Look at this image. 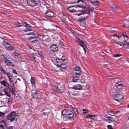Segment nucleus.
Wrapping results in <instances>:
<instances>
[{"instance_id": "obj_1", "label": "nucleus", "mask_w": 129, "mask_h": 129, "mask_svg": "<svg viewBox=\"0 0 129 129\" xmlns=\"http://www.w3.org/2000/svg\"><path fill=\"white\" fill-rule=\"evenodd\" d=\"M16 25L17 27H21L22 30L25 31H31V29L30 28L31 26L27 24L26 22L20 21L16 23Z\"/></svg>"}, {"instance_id": "obj_2", "label": "nucleus", "mask_w": 129, "mask_h": 129, "mask_svg": "<svg viewBox=\"0 0 129 129\" xmlns=\"http://www.w3.org/2000/svg\"><path fill=\"white\" fill-rule=\"evenodd\" d=\"M18 116L14 111H13L8 114L6 116V118L8 120H10V122H12L14 121H16L18 119V118L17 116Z\"/></svg>"}, {"instance_id": "obj_3", "label": "nucleus", "mask_w": 129, "mask_h": 129, "mask_svg": "<svg viewBox=\"0 0 129 129\" xmlns=\"http://www.w3.org/2000/svg\"><path fill=\"white\" fill-rule=\"evenodd\" d=\"M53 88L55 89L54 90L57 92H62L64 90V86L62 84H57L53 85Z\"/></svg>"}, {"instance_id": "obj_4", "label": "nucleus", "mask_w": 129, "mask_h": 129, "mask_svg": "<svg viewBox=\"0 0 129 129\" xmlns=\"http://www.w3.org/2000/svg\"><path fill=\"white\" fill-rule=\"evenodd\" d=\"M26 6L34 7L37 5L39 3V0H26Z\"/></svg>"}, {"instance_id": "obj_5", "label": "nucleus", "mask_w": 129, "mask_h": 129, "mask_svg": "<svg viewBox=\"0 0 129 129\" xmlns=\"http://www.w3.org/2000/svg\"><path fill=\"white\" fill-rule=\"evenodd\" d=\"M57 63L56 66L59 67L60 70H64L67 69V66L64 63H62L61 61V60L59 59H56V60Z\"/></svg>"}, {"instance_id": "obj_6", "label": "nucleus", "mask_w": 129, "mask_h": 129, "mask_svg": "<svg viewBox=\"0 0 129 129\" xmlns=\"http://www.w3.org/2000/svg\"><path fill=\"white\" fill-rule=\"evenodd\" d=\"M90 11H92L91 9L89 7H87L86 9L81 11L80 13H78L76 14V15L78 16H80L81 14H88Z\"/></svg>"}, {"instance_id": "obj_7", "label": "nucleus", "mask_w": 129, "mask_h": 129, "mask_svg": "<svg viewBox=\"0 0 129 129\" xmlns=\"http://www.w3.org/2000/svg\"><path fill=\"white\" fill-rule=\"evenodd\" d=\"M114 96L116 98V99H115V100L119 102H120V101L123 98V95L120 94H114Z\"/></svg>"}, {"instance_id": "obj_8", "label": "nucleus", "mask_w": 129, "mask_h": 129, "mask_svg": "<svg viewBox=\"0 0 129 129\" xmlns=\"http://www.w3.org/2000/svg\"><path fill=\"white\" fill-rule=\"evenodd\" d=\"M4 60L7 65L9 66L12 67L14 66V64L13 62L10 61V60H8L6 58H5Z\"/></svg>"}, {"instance_id": "obj_9", "label": "nucleus", "mask_w": 129, "mask_h": 129, "mask_svg": "<svg viewBox=\"0 0 129 129\" xmlns=\"http://www.w3.org/2000/svg\"><path fill=\"white\" fill-rule=\"evenodd\" d=\"M4 45L8 50H12L13 49V47L9 43L7 42H4Z\"/></svg>"}, {"instance_id": "obj_10", "label": "nucleus", "mask_w": 129, "mask_h": 129, "mask_svg": "<svg viewBox=\"0 0 129 129\" xmlns=\"http://www.w3.org/2000/svg\"><path fill=\"white\" fill-rule=\"evenodd\" d=\"M45 13L46 16L49 17H52L54 15L53 12L50 9H48Z\"/></svg>"}, {"instance_id": "obj_11", "label": "nucleus", "mask_w": 129, "mask_h": 129, "mask_svg": "<svg viewBox=\"0 0 129 129\" xmlns=\"http://www.w3.org/2000/svg\"><path fill=\"white\" fill-rule=\"evenodd\" d=\"M75 74L77 75H79L81 74V69L79 67H76L74 68Z\"/></svg>"}, {"instance_id": "obj_12", "label": "nucleus", "mask_w": 129, "mask_h": 129, "mask_svg": "<svg viewBox=\"0 0 129 129\" xmlns=\"http://www.w3.org/2000/svg\"><path fill=\"white\" fill-rule=\"evenodd\" d=\"M51 50L53 51H56L58 50V47L57 45L56 44H53L50 46Z\"/></svg>"}, {"instance_id": "obj_13", "label": "nucleus", "mask_w": 129, "mask_h": 129, "mask_svg": "<svg viewBox=\"0 0 129 129\" xmlns=\"http://www.w3.org/2000/svg\"><path fill=\"white\" fill-rule=\"evenodd\" d=\"M115 86L118 90L121 89L123 87V85L122 84L121 81H118L115 84ZM118 91H119L118 90Z\"/></svg>"}, {"instance_id": "obj_14", "label": "nucleus", "mask_w": 129, "mask_h": 129, "mask_svg": "<svg viewBox=\"0 0 129 129\" xmlns=\"http://www.w3.org/2000/svg\"><path fill=\"white\" fill-rule=\"evenodd\" d=\"M37 38H38V37H37V36L30 37L28 38V39L32 43L34 42L35 43H36L37 42V40L36 39Z\"/></svg>"}, {"instance_id": "obj_15", "label": "nucleus", "mask_w": 129, "mask_h": 129, "mask_svg": "<svg viewBox=\"0 0 129 129\" xmlns=\"http://www.w3.org/2000/svg\"><path fill=\"white\" fill-rule=\"evenodd\" d=\"M76 7L74 6H70L67 7L68 10L72 12L76 11Z\"/></svg>"}, {"instance_id": "obj_16", "label": "nucleus", "mask_w": 129, "mask_h": 129, "mask_svg": "<svg viewBox=\"0 0 129 129\" xmlns=\"http://www.w3.org/2000/svg\"><path fill=\"white\" fill-rule=\"evenodd\" d=\"M15 55L19 58H21V53L18 50H16L14 52Z\"/></svg>"}, {"instance_id": "obj_17", "label": "nucleus", "mask_w": 129, "mask_h": 129, "mask_svg": "<svg viewBox=\"0 0 129 129\" xmlns=\"http://www.w3.org/2000/svg\"><path fill=\"white\" fill-rule=\"evenodd\" d=\"M89 1L90 3L92 4L95 6H96L98 5V2L97 0H87Z\"/></svg>"}, {"instance_id": "obj_18", "label": "nucleus", "mask_w": 129, "mask_h": 129, "mask_svg": "<svg viewBox=\"0 0 129 129\" xmlns=\"http://www.w3.org/2000/svg\"><path fill=\"white\" fill-rule=\"evenodd\" d=\"M82 88L81 85L78 84L74 85L73 87V89H74L80 90Z\"/></svg>"}, {"instance_id": "obj_19", "label": "nucleus", "mask_w": 129, "mask_h": 129, "mask_svg": "<svg viewBox=\"0 0 129 129\" xmlns=\"http://www.w3.org/2000/svg\"><path fill=\"white\" fill-rule=\"evenodd\" d=\"M79 44L81 47H85V48H87V44L86 42L82 41Z\"/></svg>"}, {"instance_id": "obj_20", "label": "nucleus", "mask_w": 129, "mask_h": 129, "mask_svg": "<svg viewBox=\"0 0 129 129\" xmlns=\"http://www.w3.org/2000/svg\"><path fill=\"white\" fill-rule=\"evenodd\" d=\"M87 17L88 16H83L80 17L79 19V20L81 22H83L87 18Z\"/></svg>"}, {"instance_id": "obj_21", "label": "nucleus", "mask_w": 129, "mask_h": 129, "mask_svg": "<svg viewBox=\"0 0 129 129\" xmlns=\"http://www.w3.org/2000/svg\"><path fill=\"white\" fill-rule=\"evenodd\" d=\"M69 110L66 109L63 110L61 111V113L63 115H67L69 114Z\"/></svg>"}, {"instance_id": "obj_22", "label": "nucleus", "mask_w": 129, "mask_h": 129, "mask_svg": "<svg viewBox=\"0 0 129 129\" xmlns=\"http://www.w3.org/2000/svg\"><path fill=\"white\" fill-rule=\"evenodd\" d=\"M7 87V90L13 92V88L12 86L8 84Z\"/></svg>"}, {"instance_id": "obj_23", "label": "nucleus", "mask_w": 129, "mask_h": 129, "mask_svg": "<svg viewBox=\"0 0 129 129\" xmlns=\"http://www.w3.org/2000/svg\"><path fill=\"white\" fill-rule=\"evenodd\" d=\"M46 37V36L44 35H38L37 37H38V38H39L40 39L42 40H46V39L44 38Z\"/></svg>"}, {"instance_id": "obj_24", "label": "nucleus", "mask_w": 129, "mask_h": 129, "mask_svg": "<svg viewBox=\"0 0 129 129\" xmlns=\"http://www.w3.org/2000/svg\"><path fill=\"white\" fill-rule=\"evenodd\" d=\"M95 116V115H90L87 114L86 115V118H90L92 119H93V117H94Z\"/></svg>"}, {"instance_id": "obj_25", "label": "nucleus", "mask_w": 129, "mask_h": 129, "mask_svg": "<svg viewBox=\"0 0 129 129\" xmlns=\"http://www.w3.org/2000/svg\"><path fill=\"white\" fill-rule=\"evenodd\" d=\"M69 115H71V116H69V120H74V118H73L74 116V114L73 113H69L68 114Z\"/></svg>"}, {"instance_id": "obj_26", "label": "nucleus", "mask_w": 129, "mask_h": 129, "mask_svg": "<svg viewBox=\"0 0 129 129\" xmlns=\"http://www.w3.org/2000/svg\"><path fill=\"white\" fill-rule=\"evenodd\" d=\"M4 125H6V123L4 120H2L0 122V127H2Z\"/></svg>"}, {"instance_id": "obj_27", "label": "nucleus", "mask_w": 129, "mask_h": 129, "mask_svg": "<svg viewBox=\"0 0 129 129\" xmlns=\"http://www.w3.org/2000/svg\"><path fill=\"white\" fill-rule=\"evenodd\" d=\"M118 112H116L114 113L112 111H109L108 112V113L111 116H115V114L117 113Z\"/></svg>"}, {"instance_id": "obj_28", "label": "nucleus", "mask_w": 129, "mask_h": 129, "mask_svg": "<svg viewBox=\"0 0 129 129\" xmlns=\"http://www.w3.org/2000/svg\"><path fill=\"white\" fill-rule=\"evenodd\" d=\"M111 8L114 11L117 10L118 9V7L114 5H113L111 6Z\"/></svg>"}, {"instance_id": "obj_29", "label": "nucleus", "mask_w": 129, "mask_h": 129, "mask_svg": "<svg viewBox=\"0 0 129 129\" xmlns=\"http://www.w3.org/2000/svg\"><path fill=\"white\" fill-rule=\"evenodd\" d=\"M72 110L75 115L76 116L78 113L76 108H72Z\"/></svg>"}, {"instance_id": "obj_30", "label": "nucleus", "mask_w": 129, "mask_h": 129, "mask_svg": "<svg viewBox=\"0 0 129 129\" xmlns=\"http://www.w3.org/2000/svg\"><path fill=\"white\" fill-rule=\"evenodd\" d=\"M0 71L3 74H5L6 73V70L3 67H0Z\"/></svg>"}, {"instance_id": "obj_31", "label": "nucleus", "mask_w": 129, "mask_h": 129, "mask_svg": "<svg viewBox=\"0 0 129 129\" xmlns=\"http://www.w3.org/2000/svg\"><path fill=\"white\" fill-rule=\"evenodd\" d=\"M1 83L4 86H7L8 84L4 80H3L1 81Z\"/></svg>"}, {"instance_id": "obj_32", "label": "nucleus", "mask_w": 129, "mask_h": 129, "mask_svg": "<svg viewBox=\"0 0 129 129\" xmlns=\"http://www.w3.org/2000/svg\"><path fill=\"white\" fill-rule=\"evenodd\" d=\"M29 57L33 61H34L35 59V57L33 54H31L29 56Z\"/></svg>"}, {"instance_id": "obj_33", "label": "nucleus", "mask_w": 129, "mask_h": 129, "mask_svg": "<svg viewBox=\"0 0 129 129\" xmlns=\"http://www.w3.org/2000/svg\"><path fill=\"white\" fill-rule=\"evenodd\" d=\"M107 118L111 122H112L114 121L115 120L114 118L111 117L107 116Z\"/></svg>"}, {"instance_id": "obj_34", "label": "nucleus", "mask_w": 129, "mask_h": 129, "mask_svg": "<svg viewBox=\"0 0 129 129\" xmlns=\"http://www.w3.org/2000/svg\"><path fill=\"white\" fill-rule=\"evenodd\" d=\"M79 80V78L77 76H76L75 77H73L72 79V81L73 82H76L77 81Z\"/></svg>"}, {"instance_id": "obj_35", "label": "nucleus", "mask_w": 129, "mask_h": 129, "mask_svg": "<svg viewBox=\"0 0 129 129\" xmlns=\"http://www.w3.org/2000/svg\"><path fill=\"white\" fill-rule=\"evenodd\" d=\"M80 2H81V4H82L81 5H77V7H82V4L83 2L82 0H78L77 2L78 3Z\"/></svg>"}, {"instance_id": "obj_36", "label": "nucleus", "mask_w": 129, "mask_h": 129, "mask_svg": "<svg viewBox=\"0 0 129 129\" xmlns=\"http://www.w3.org/2000/svg\"><path fill=\"white\" fill-rule=\"evenodd\" d=\"M7 76L8 77L9 79L12 78V75L11 73H6Z\"/></svg>"}, {"instance_id": "obj_37", "label": "nucleus", "mask_w": 129, "mask_h": 129, "mask_svg": "<svg viewBox=\"0 0 129 129\" xmlns=\"http://www.w3.org/2000/svg\"><path fill=\"white\" fill-rule=\"evenodd\" d=\"M30 81L32 85L35 84V79L33 77H32L31 78Z\"/></svg>"}, {"instance_id": "obj_38", "label": "nucleus", "mask_w": 129, "mask_h": 129, "mask_svg": "<svg viewBox=\"0 0 129 129\" xmlns=\"http://www.w3.org/2000/svg\"><path fill=\"white\" fill-rule=\"evenodd\" d=\"M21 3L24 6H26V0H20Z\"/></svg>"}, {"instance_id": "obj_39", "label": "nucleus", "mask_w": 129, "mask_h": 129, "mask_svg": "<svg viewBox=\"0 0 129 129\" xmlns=\"http://www.w3.org/2000/svg\"><path fill=\"white\" fill-rule=\"evenodd\" d=\"M75 40L76 42L78 43L79 44H80L82 41H81L79 38L76 37V38Z\"/></svg>"}, {"instance_id": "obj_40", "label": "nucleus", "mask_w": 129, "mask_h": 129, "mask_svg": "<svg viewBox=\"0 0 129 129\" xmlns=\"http://www.w3.org/2000/svg\"><path fill=\"white\" fill-rule=\"evenodd\" d=\"M113 56L114 57H116L121 56V55L120 53H116L114 54Z\"/></svg>"}, {"instance_id": "obj_41", "label": "nucleus", "mask_w": 129, "mask_h": 129, "mask_svg": "<svg viewBox=\"0 0 129 129\" xmlns=\"http://www.w3.org/2000/svg\"><path fill=\"white\" fill-rule=\"evenodd\" d=\"M10 83L12 84L13 85V86H14V81L12 79V78L9 79Z\"/></svg>"}, {"instance_id": "obj_42", "label": "nucleus", "mask_w": 129, "mask_h": 129, "mask_svg": "<svg viewBox=\"0 0 129 129\" xmlns=\"http://www.w3.org/2000/svg\"><path fill=\"white\" fill-rule=\"evenodd\" d=\"M83 113V114H85L86 113H87L88 112V110H87L85 109H83L82 110Z\"/></svg>"}, {"instance_id": "obj_43", "label": "nucleus", "mask_w": 129, "mask_h": 129, "mask_svg": "<svg viewBox=\"0 0 129 129\" xmlns=\"http://www.w3.org/2000/svg\"><path fill=\"white\" fill-rule=\"evenodd\" d=\"M66 57L65 56H62L61 58V61H62L64 62L66 60Z\"/></svg>"}, {"instance_id": "obj_44", "label": "nucleus", "mask_w": 129, "mask_h": 129, "mask_svg": "<svg viewBox=\"0 0 129 129\" xmlns=\"http://www.w3.org/2000/svg\"><path fill=\"white\" fill-rule=\"evenodd\" d=\"M85 80L84 78H82L81 79L80 81L79 82L81 83H84L85 82Z\"/></svg>"}, {"instance_id": "obj_45", "label": "nucleus", "mask_w": 129, "mask_h": 129, "mask_svg": "<svg viewBox=\"0 0 129 129\" xmlns=\"http://www.w3.org/2000/svg\"><path fill=\"white\" fill-rule=\"evenodd\" d=\"M7 96H8L10 97L11 96L10 94V93L7 92L5 90H4Z\"/></svg>"}, {"instance_id": "obj_46", "label": "nucleus", "mask_w": 129, "mask_h": 129, "mask_svg": "<svg viewBox=\"0 0 129 129\" xmlns=\"http://www.w3.org/2000/svg\"><path fill=\"white\" fill-rule=\"evenodd\" d=\"M5 115V113L0 111V117H3Z\"/></svg>"}, {"instance_id": "obj_47", "label": "nucleus", "mask_w": 129, "mask_h": 129, "mask_svg": "<svg viewBox=\"0 0 129 129\" xmlns=\"http://www.w3.org/2000/svg\"><path fill=\"white\" fill-rule=\"evenodd\" d=\"M27 35H36L33 32H29L27 33Z\"/></svg>"}, {"instance_id": "obj_48", "label": "nucleus", "mask_w": 129, "mask_h": 129, "mask_svg": "<svg viewBox=\"0 0 129 129\" xmlns=\"http://www.w3.org/2000/svg\"><path fill=\"white\" fill-rule=\"evenodd\" d=\"M116 43H117L120 46H123L122 42H116Z\"/></svg>"}, {"instance_id": "obj_49", "label": "nucleus", "mask_w": 129, "mask_h": 129, "mask_svg": "<svg viewBox=\"0 0 129 129\" xmlns=\"http://www.w3.org/2000/svg\"><path fill=\"white\" fill-rule=\"evenodd\" d=\"M122 43L123 46L124 45H125L126 44L127 45V43H128L126 40L125 41L123 42Z\"/></svg>"}, {"instance_id": "obj_50", "label": "nucleus", "mask_w": 129, "mask_h": 129, "mask_svg": "<svg viewBox=\"0 0 129 129\" xmlns=\"http://www.w3.org/2000/svg\"><path fill=\"white\" fill-rule=\"evenodd\" d=\"M108 129H112V127L111 125H108L107 126Z\"/></svg>"}, {"instance_id": "obj_51", "label": "nucleus", "mask_w": 129, "mask_h": 129, "mask_svg": "<svg viewBox=\"0 0 129 129\" xmlns=\"http://www.w3.org/2000/svg\"><path fill=\"white\" fill-rule=\"evenodd\" d=\"M122 36L124 37H125L127 38V36L125 33H122Z\"/></svg>"}, {"instance_id": "obj_52", "label": "nucleus", "mask_w": 129, "mask_h": 129, "mask_svg": "<svg viewBox=\"0 0 129 129\" xmlns=\"http://www.w3.org/2000/svg\"><path fill=\"white\" fill-rule=\"evenodd\" d=\"M3 129H8V128L6 126V125H4V126L2 127Z\"/></svg>"}, {"instance_id": "obj_53", "label": "nucleus", "mask_w": 129, "mask_h": 129, "mask_svg": "<svg viewBox=\"0 0 129 129\" xmlns=\"http://www.w3.org/2000/svg\"><path fill=\"white\" fill-rule=\"evenodd\" d=\"M12 71L15 74H17V73L15 69H13L12 70Z\"/></svg>"}, {"instance_id": "obj_54", "label": "nucleus", "mask_w": 129, "mask_h": 129, "mask_svg": "<svg viewBox=\"0 0 129 129\" xmlns=\"http://www.w3.org/2000/svg\"><path fill=\"white\" fill-rule=\"evenodd\" d=\"M48 113H49L47 112H44L43 113V114L45 116H46L47 115Z\"/></svg>"}, {"instance_id": "obj_55", "label": "nucleus", "mask_w": 129, "mask_h": 129, "mask_svg": "<svg viewBox=\"0 0 129 129\" xmlns=\"http://www.w3.org/2000/svg\"><path fill=\"white\" fill-rule=\"evenodd\" d=\"M14 128L13 126H10L8 128V129H13Z\"/></svg>"}, {"instance_id": "obj_56", "label": "nucleus", "mask_w": 129, "mask_h": 129, "mask_svg": "<svg viewBox=\"0 0 129 129\" xmlns=\"http://www.w3.org/2000/svg\"><path fill=\"white\" fill-rule=\"evenodd\" d=\"M117 122L116 121H115L114 122V125H116L117 124Z\"/></svg>"}, {"instance_id": "obj_57", "label": "nucleus", "mask_w": 129, "mask_h": 129, "mask_svg": "<svg viewBox=\"0 0 129 129\" xmlns=\"http://www.w3.org/2000/svg\"><path fill=\"white\" fill-rule=\"evenodd\" d=\"M83 50L85 51V53L86 52V49H85V48H86L85 47H83Z\"/></svg>"}, {"instance_id": "obj_58", "label": "nucleus", "mask_w": 129, "mask_h": 129, "mask_svg": "<svg viewBox=\"0 0 129 129\" xmlns=\"http://www.w3.org/2000/svg\"><path fill=\"white\" fill-rule=\"evenodd\" d=\"M83 50L85 51V53L86 52V49H85V48H86L85 47H83Z\"/></svg>"}, {"instance_id": "obj_59", "label": "nucleus", "mask_w": 129, "mask_h": 129, "mask_svg": "<svg viewBox=\"0 0 129 129\" xmlns=\"http://www.w3.org/2000/svg\"><path fill=\"white\" fill-rule=\"evenodd\" d=\"M38 92H39L38 91H37L36 92H35V94L37 95V94L38 93Z\"/></svg>"}, {"instance_id": "obj_60", "label": "nucleus", "mask_w": 129, "mask_h": 129, "mask_svg": "<svg viewBox=\"0 0 129 129\" xmlns=\"http://www.w3.org/2000/svg\"><path fill=\"white\" fill-rule=\"evenodd\" d=\"M38 53L40 55H42V53L41 52H40V53H39V52H38Z\"/></svg>"}, {"instance_id": "obj_61", "label": "nucleus", "mask_w": 129, "mask_h": 129, "mask_svg": "<svg viewBox=\"0 0 129 129\" xmlns=\"http://www.w3.org/2000/svg\"><path fill=\"white\" fill-rule=\"evenodd\" d=\"M127 46L129 48V42L128 43H127Z\"/></svg>"}, {"instance_id": "obj_62", "label": "nucleus", "mask_w": 129, "mask_h": 129, "mask_svg": "<svg viewBox=\"0 0 129 129\" xmlns=\"http://www.w3.org/2000/svg\"><path fill=\"white\" fill-rule=\"evenodd\" d=\"M113 92H116H116H118V91H113Z\"/></svg>"}, {"instance_id": "obj_63", "label": "nucleus", "mask_w": 129, "mask_h": 129, "mask_svg": "<svg viewBox=\"0 0 129 129\" xmlns=\"http://www.w3.org/2000/svg\"><path fill=\"white\" fill-rule=\"evenodd\" d=\"M17 79L19 80V81H20V79L19 78H18Z\"/></svg>"}, {"instance_id": "obj_64", "label": "nucleus", "mask_w": 129, "mask_h": 129, "mask_svg": "<svg viewBox=\"0 0 129 129\" xmlns=\"http://www.w3.org/2000/svg\"><path fill=\"white\" fill-rule=\"evenodd\" d=\"M127 107L128 108H129V105H128L127 106Z\"/></svg>"}]
</instances>
